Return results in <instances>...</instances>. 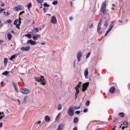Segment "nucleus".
Returning a JSON list of instances; mask_svg holds the SVG:
<instances>
[{
  "instance_id": "1",
  "label": "nucleus",
  "mask_w": 130,
  "mask_h": 130,
  "mask_svg": "<svg viewBox=\"0 0 130 130\" xmlns=\"http://www.w3.org/2000/svg\"><path fill=\"white\" fill-rule=\"evenodd\" d=\"M35 80L37 81V82H40V83L42 85H45L46 84V81H45V79H44V78L43 77H35Z\"/></svg>"
},
{
  "instance_id": "2",
  "label": "nucleus",
  "mask_w": 130,
  "mask_h": 130,
  "mask_svg": "<svg viewBox=\"0 0 130 130\" xmlns=\"http://www.w3.org/2000/svg\"><path fill=\"white\" fill-rule=\"evenodd\" d=\"M101 12L103 13V14H107V11L106 10V1H104L101 6Z\"/></svg>"
},
{
  "instance_id": "3",
  "label": "nucleus",
  "mask_w": 130,
  "mask_h": 130,
  "mask_svg": "<svg viewBox=\"0 0 130 130\" xmlns=\"http://www.w3.org/2000/svg\"><path fill=\"white\" fill-rule=\"evenodd\" d=\"M75 115V110L74 107L71 106L68 110V115L69 116H74Z\"/></svg>"
},
{
  "instance_id": "4",
  "label": "nucleus",
  "mask_w": 130,
  "mask_h": 130,
  "mask_svg": "<svg viewBox=\"0 0 130 130\" xmlns=\"http://www.w3.org/2000/svg\"><path fill=\"white\" fill-rule=\"evenodd\" d=\"M20 90L21 93H22V94H30V90L27 88H21Z\"/></svg>"
},
{
  "instance_id": "5",
  "label": "nucleus",
  "mask_w": 130,
  "mask_h": 130,
  "mask_svg": "<svg viewBox=\"0 0 130 130\" xmlns=\"http://www.w3.org/2000/svg\"><path fill=\"white\" fill-rule=\"evenodd\" d=\"M23 9H24V7L21 5H18L17 6H16L13 8L14 11H16V12H19V11H21Z\"/></svg>"
},
{
  "instance_id": "6",
  "label": "nucleus",
  "mask_w": 130,
  "mask_h": 130,
  "mask_svg": "<svg viewBox=\"0 0 130 130\" xmlns=\"http://www.w3.org/2000/svg\"><path fill=\"white\" fill-rule=\"evenodd\" d=\"M82 91L85 92L88 89V87H89V82L85 83L82 85Z\"/></svg>"
},
{
  "instance_id": "7",
  "label": "nucleus",
  "mask_w": 130,
  "mask_h": 130,
  "mask_svg": "<svg viewBox=\"0 0 130 130\" xmlns=\"http://www.w3.org/2000/svg\"><path fill=\"white\" fill-rule=\"evenodd\" d=\"M82 56H83V54H82V52L81 51H79L77 54V60L78 62L81 61V57H82Z\"/></svg>"
},
{
  "instance_id": "8",
  "label": "nucleus",
  "mask_w": 130,
  "mask_h": 130,
  "mask_svg": "<svg viewBox=\"0 0 130 130\" xmlns=\"http://www.w3.org/2000/svg\"><path fill=\"white\" fill-rule=\"evenodd\" d=\"M51 23H52V24H57V19H56V17H55V16H53L51 17Z\"/></svg>"
},
{
  "instance_id": "9",
  "label": "nucleus",
  "mask_w": 130,
  "mask_h": 130,
  "mask_svg": "<svg viewBox=\"0 0 130 130\" xmlns=\"http://www.w3.org/2000/svg\"><path fill=\"white\" fill-rule=\"evenodd\" d=\"M113 25H114L113 23H111V24L110 25L109 27L108 28L107 31H106V33L105 36H106L107 34H108L109 32H110V31H111V29L113 28Z\"/></svg>"
},
{
  "instance_id": "10",
  "label": "nucleus",
  "mask_w": 130,
  "mask_h": 130,
  "mask_svg": "<svg viewBox=\"0 0 130 130\" xmlns=\"http://www.w3.org/2000/svg\"><path fill=\"white\" fill-rule=\"evenodd\" d=\"M102 23V19L100 20V22L98 23L97 31L99 34H101L100 32V29H101V24Z\"/></svg>"
},
{
  "instance_id": "11",
  "label": "nucleus",
  "mask_w": 130,
  "mask_h": 130,
  "mask_svg": "<svg viewBox=\"0 0 130 130\" xmlns=\"http://www.w3.org/2000/svg\"><path fill=\"white\" fill-rule=\"evenodd\" d=\"M31 47L30 46H27L25 47H22L21 48V51H29Z\"/></svg>"
},
{
  "instance_id": "12",
  "label": "nucleus",
  "mask_w": 130,
  "mask_h": 130,
  "mask_svg": "<svg viewBox=\"0 0 130 130\" xmlns=\"http://www.w3.org/2000/svg\"><path fill=\"white\" fill-rule=\"evenodd\" d=\"M12 84L14 86V88L16 92H19V89H18V84L17 83H15L14 82H12Z\"/></svg>"
},
{
  "instance_id": "13",
  "label": "nucleus",
  "mask_w": 130,
  "mask_h": 130,
  "mask_svg": "<svg viewBox=\"0 0 130 130\" xmlns=\"http://www.w3.org/2000/svg\"><path fill=\"white\" fill-rule=\"evenodd\" d=\"M38 38H40V35L37 34L36 35H32V39L37 40Z\"/></svg>"
},
{
  "instance_id": "14",
  "label": "nucleus",
  "mask_w": 130,
  "mask_h": 130,
  "mask_svg": "<svg viewBox=\"0 0 130 130\" xmlns=\"http://www.w3.org/2000/svg\"><path fill=\"white\" fill-rule=\"evenodd\" d=\"M109 92L110 93H111V94L114 93V92H115V87L113 86L111 87L109 90Z\"/></svg>"
},
{
  "instance_id": "15",
  "label": "nucleus",
  "mask_w": 130,
  "mask_h": 130,
  "mask_svg": "<svg viewBox=\"0 0 130 130\" xmlns=\"http://www.w3.org/2000/svg\"><path fill=\"white\" fill-rule=\"evenodd\" d=\"M26 43H30L31 45H34L35 44H36V42L32 40H28Z\"/></svg>"
},
{
  "instance_id": "16",
  "label": "nucleus",
  "mask_w": 130,
  "mask_h": 130,
  "mask_svg": "<svg viewBox=\"0 0 130 130\" xmlns=\"http://www.w3.org/2000/svg\"><path fill=\"white\" fill-rule=\"evenodd\" d=\"M18 54H14L10 58V60H13V59H16L17 58V57L18 56Z\"/></svg>"
},
{
  "instance_id": "17",
  "label": "nucleus",
  "mask_w": 130,
  "mask_h": 130,
  "mask_svg": "<svg viewBox=\"0 0 130 130\" xmlns=\"http://www.w3.org/2000/svg\"><path fill=\"white\" fill-rule=\"evenodd\" d=\"M45 120L46 122H49L50 121V117L49 116H45Z\"/></svg>"
},
{
  "instance_id": "18",
  "label": "nucleus",
  "mask_w": 130,
  "mask_h": 130,
  "mask_svg": "<svg viewBox=\"0 0 130 130\" xmlns=\"http://www.w3.org/2000/svg\"><path fill=\"white\" fill-rule=\"evenodd\" d=\"M81 84H82V82H79L78 85L75 87L76 90H79L80 88H81Z\"/></svg>"
},
{
  "instance_id": "19",
  "label": "nucleus",
  "mask_w": 130,
  "mask_h": 130,
  "mask_svg": "<svg viewBox=\"0 0 130 130\" xmlns=\"http://www.w3.org/2000/svg\"><path fill=\"white\" fill-rule=\"evenodd\" d=\"M76 92L75 93V98L77 99L78 97V95L79 94V93H80V89H76Z\"/></svg>"
},
{
  "instance_id": "20",
  "label": "nucleus",
  "mask_w": 130,
  "mask_h": 130,
  "mask_svg": "<svg viewBox=\"0 0 130 130\" xmlns=\"http://www.w3.org/2000/svg\"><path fill=\"white\" fill-rule=\"evenodd\" d=\"M7 38L8 40H11L12 39V34L10 33L7 34Z\"/></svg>"
},
{
  "instance_id": "21",
  "label": "nucleus",
  "mask_w": 130,
  "mask_h": 130,
  "mask_svg": "<svg viewBox=\"0 0 130 130\" xmlns=\"http://www.w3.org/2000/svg\"><path fill=\"white\" fill-rule=\"evenodd\" d=\"M4 63L5 65V67H6L7 66V64H8V58H4Z\"/></svg>"
},
{
  "instance_id": "22",
  "label": "nucleus",
  "mask_w": 130,
  "mask_h": 130,
  "mask_svg": "<svg viewBox=\"0 0 130 130\" xmlns=\"http://www.w3.org/2000/svg\"><path fill=\"white\" fill-rule=\"evenodd\" d=\"M25 36V37H27L28 39H31V38H32V35H31L30 34H26Z\"/></svg>"
},
{
  "instance_id": "23",
  "label": "nucleus",
  "mask_w": 130,
  "mask_h": 130,
  "mask_svg": "<svg viewBox=\"0 0 130 130\" xmlns=\"http://www.w3.org/2000/svg\"><path fill=\"white\" fill-rule=\"evenodd\" d=\"M62 128L63 127L61 124L60 125H58L57 128L56 129V130H61L62 129Z\"/></svg>"
},
{
  "instance_id": "24",
  "label": "nucleus",
  "mask_w": 130,
  "mask_h": 130,
  "mask_svg": "<svg viewBox=\"0 0 130 130\" xmlns=\"http://www.w3.org/2000/svg\"><path fill=\"white\" fill-rule=\"evenodd\" d=\"M88 74H89V71H88V69H85V72H84L85 77H87L88 76Z\"/></svg>"
},
{
  "instance_id": "25",
  "label": "nucleus",
  "mask_w": 130,
  "mask_h": 130,
  "mask_svg": "<svg viewBox=\"0 0 130 130\" xmlns=\"http://www.w3.org/2000/svg\"><path fill=\"white\" fill-rule=\"evenodd\" d=\"M79 119H78V117H75L73 120V122L74 123H77Z\"/></svg>"
},
{
  "instance_id": "26",
  "label": "nucleus",
  "mask_w": 130,
  "mask_h": 130,
  "mask_svg": "<svg viewBox=\"0 0 130 130\" xmlns=\"http://www.w3.org/2000/svg\"><path fill=\"white\" fill-rule=\"evenodd\" d=\"M9 71H5L2 73V75L4 76H8V75H9Z\"/></svg>"
},
{
  "instance_id": "27",
  "label": "nucleus",
  "mask_w": 130,
  "mask_h": 130,
  "mask_svg": "<svg viewBox=\"0 0 130 130\" xmlns=\"http://www.w3.org/2000/svg\"><path fill=\"white\" fill-rule=\"evenodd\" d=\"M34 31L35 32V33H38L39 32V29L38 27H36L34 28Z\"/></svg>"
},
{
  "instance_id": "28",
  "label": "nucleus",
  "mask_w": 130,
  "mask_h": 130,
  "mask_svg": "<svg viewBox=\"0 0 130 130\" xmlns=\"http://www.w3.org/2000/svg\"><path fill=\"white\" fill-rule=\"evenodd\" d=\"M119 116H120V117H124V113H123V112L119 113Z\"/></svg>"
},
{
  "instance_id": "29",
  "label": "nucleus",
  "mask_w": 130,
  "mask_h": 130,
  "mask_svg": "<svg viewBox=\"0 0 130 130\" xmlns=\"http://www.w3.org/2000/svg\"><path fill=\"white\" fill-rule=\"evenodd\" d=\"M58 4V2L57 1H55L52 2V5H54V6H56Z\"/></svg>"
},
{
  "instance_id": "30",
  "label": "nucleus",
  "mask_w": 130,
  "mask_h": 130,
  "mask_svg": "<svg viewBox=\"0 0 130 130\" xmlns=\"http://www.w3.org/2000/svg\"><path fill=\"white\" fill-rule=\"evenodd\" d=\"M61 104H59L58 105V110H61Z\"/></svg>"
},
{
  "instance_id": "31",
  "label": "nucleus",
  "mask_w": 130,
  "mask_h": 130,
  "mask_svg": "<svg viewBox=\"0 0 130 130\" xmlns=\"http://www.w3.org/2000/svg\"><path fill=\"white\" fill-rule=\"evenodd\" d=\"M27 6L28 9L29 10V9H30V8L32 7V4L31 3L28 4Z\"/></svg>"
},
{
  "instance_id": "32",
  "label": "nucleus",
  "mask_w": 130,
  "mask_h": 130,
  "mask_svg": "<svg viewBox=\"0 0 130 130\" xmlns=\"http://www.w3.org/2000/svg\"><path fill=\"white\" fill-rule=\"evenodd\" d=\"M38 4H43V0H37Z\"/></svg>"
},
{
  "instance_id": "33",
  "label": "nucleus",
  "mask_w": 130,
  "mask_h": 130,
  "mask_svg": "<svg viewBox=\"0 0 130 130\" xmlns=\"http://www.w3.org/2000/svg\"><path fill=\"white\" fill-rule=\"evenodd\" d=\"M89 105H90V101H87L86 102V106H89Z\"/></svg>"
},
{
  "instance_id": "34",
  "label": "nucleus",
  "mask_w": 130,
  "mask_h": 130,
  "mask_svg": "<svg viewBox=\"0 0 130 130\" xmlns=\"http://www.w3.org/2000/svg\"><path fill=\"white\" fill-rule=\"evenodd\" d=\"M27 102V98L24 97L23 99V103H26Z\"/></svg>"
},
{
  "instance_id": "35",
  "label": "nucleus",
  "mask_w": 130,
  "mask_h": 130,
  "mask_svg": "<svg viewBox=\"0 0 130 130\" xmlns=\"http://www.w3.org/2000/svg\"><path fill=\"white\" fill-rule=\"evenodd\" d=\"M4 14H5V16H9V15H10V12H4Z\"/></svg>"
},
{
  "instance_id": "36",
  "label": "nucleus",
  "mask_w": 130,
  "mask_h": 130,
  "mask_svg": "<svg viewBox=\"0 0 130 130\" xmlns=\"http://www.w3.org/2000/svg\"><path fill=\"white\" fill-rule=\"evenodd\" d=\"M91 55V52H89L86 55V58H88V57Z\"/></svg>"
},
{
  "instance_id": "37",
  "label": "nucleus",
  "mask_w": 130,
  "mask_h": 130,
  "mask_svg": "<svg viewBox=\"0 0 130 130\" xmlns=\"http://www.w3.org/2000/svg\"><path fill=\"white\" fill-rule=\"evenodd\" d=\"M20 26H21V24L18 23L17 24H16V27L17 29H20Z\"/></svg>"
},
{
  "instance_id": "38",
  "label": "nucleus",
  "mask_w": 130,
  "mask_h": 130,
  "mask_svg": "<svg viewBox=\"0 0 130 130\" xmlns=\"http://www.w3.org/2000/svg\"><path fill=\"white\" fill-rule=\"evenodd\" d=\"M44 7H50V6H49V5L47 4V3H45L44 4Z\"/></svg>"
},
{
  "instance_id": "39",
  "label": "nucleus",
  "mask_w": 130,
  "mask_h": 130,
  "mask_svg": "<svg viewBox=\"0 0 130 130\" xmlns=\"http://www.w3.org/2000/svg\"><path fill=\"white\" fill-rule=\"evenodd\" d=\"M17 23H18V19H15L14 22V25H17Z\"/></svg>"
},
{
  "instance_id": "40",
  "label": "nucleus",
  "mask_w": 130,
  "mask_h": 130,
  "mask_svg": "<svg viewBox=\"0 0 130 130\" xmlns=\"http://www.w3.org/2000/svg\"><path fill=\"white\" fill-rule=\"evenodd\" d=\"M108 25V22H107V21H106L105 22V24H104V26H105V27H107V25Z\"/></svg>"
},
{
  "instance_id": "41",
  "label": "nucleus",
  "mask_w": 130,
  "mask_h": 130,
  "mask_svg": "<svg viewBox=\"0 0 130 130\" xmlns=\"http://www.w3.org/2000/svg\"><path fill=\"white\" fill-rule=\"evenodd\" d=\"M123 125H127V124H128V123H127V122L126 121H124L123 122Z\"/></svg>"
},
{
  "instance_id": "42",
  "label": "nucleus",
  "mask_w": 130,
  "mask_h": 130,
  "mask_svg": "<svg viewBox=\"0 0 130 130\" xmlns=\"http://www.w3.org/2000/svg\"><path fill=\"white\" fill-rule=\"evenodd\" d=\"M18 24L21 25V18H19V19H18Z\"/></svg>"
},
{
  "instance_id": "43",
  "label": "nucleus",
  "mask_w": 130,
  "mask_h": 130,
  "mask_svg": "<svg viewBox=\"0 0 130 130\" xmlns=\"http://www.w3.org/2000/svg\"><path fill=\"white\" fill-rule=\"evenodd\" d=\"M76 114H80L81 113V112L80 111H76L75 112Z\"/></svg>"
},
{
  "instance_id": "44",
  "label": "nucleus",
  "mask_w": 130,
  "mask_h": 130,
  "mask_svg": "<svg viewBox=\"0 0 130 130\" xmlns=\"http://www.w3.org/2000/svg\"><path fill=\"white\" fill-rule=\"evenodd\" d=\"M41 123V121H38L36 123H35V124H40Z\"/></svg>"
},
{
  "instance_id": "45",
  "label": "nucleus",
  "mask_w": 130,
  "mask_h": 130,
  "mask_svg": "<svg viewBox=\"0 0 130 130\" xmlns=\"http://www.w3.org/2000/svg\"><path fill=\"white\" fill-rule=\"evenodd\" d=\"M83 112L84 113L88 112V109H84L83 110Z\"/></svg>"
},
{
  "instance_id": "46",
  "label": "nucleus",
  "mask_w": 130,
  "mask_h": 130,
  "mask_svg": "<svg viewBox=\"0 0 130 130\" xmlns=\"http://www.w3.org/2000/svg\"><path fill=\"white\" fill-rule=\"evenodd\" d=\"M74 108H75V109L77 110V109H79V108H81V107L80 106H79V107L75 106Z\"/></svg>"
},
{
  "instance_id": "47",
  "label": "nucleus",
  "mask_w": 130,
  "mask_h": 130,
  "mask_svg": "<svg viewBox=\"0 0 130 130\" xmlns=\"http://www.w3.org/2000/svg\"><path fill=\"white\" fill-rule=\"evenodd\" d=\"M4 11H5V9L0 8V13H1V12H4Z\"/></svg>"
},
{
  "instance_id": "48",
  "label": "nucleus",
  "mask_w": 130,
  "mask_h": 130,
  "mask_svg": "<svg viewBox=\"0 0 130 130\" xmlns=\"http://www.w3.org/2000/svg\"><path fill=\"white\" fill-rule=\"evenodd\" d=\"M43 11H44V13H46V11H47V9H46V8H44Z\"/></svg>"
},
{
  "instance_id": "49",
  "label": "nucleus",
  "mask_w": 130,
  "mask_h": 130,
  "mask_svg": "<svg viewBox=\"0 0 130 130\" xmlns=\"http://www.w3.org/2000/svg\"><path fill=\"white\" fill-rule=\"evenodd\" d=\"M7 23H12V20L11 19H8L7 20Z\"/></svg>"
},
{
  "instance_id": "50",
  "label": "nucleus",
  "mask_w": 130,
  "mask_h": 130,
  "mask_svg": "<svg viewBox=\"0 0 130 130\" xmlns=\"http://www.w3.org/2000/svg\"><path fill=\"white\" fill-rule=\"evenodd\" d=\"M0 115L4 116V115H5V113L3 112H0Z\"/></svg>"
},
{
  "instance_id": "51",
  "label": "nucleus",
  "mask_w": 130,
  "mask_h": 130,
  "mask_svg": "<svg viewBox=\"0 0 130 130\" xmlns=\"http://www.w3.org/2000/svg\"><path fill=\"white\" fill-rule=\"evenodd\" d=\"M5 115H3V116H0V120L1 119H3V118H4V117H5Z\"/></svg>"
},
{
  "instance_id": "52",
  "label": "nucleus",
  "mask_w": 130,
  "mask_h": 130,
  "mask_svg": "<svg viewBox=\"0 0 130 130\" xmlns=\"http://www.w3.org/2000/svg\"><path fill=\"white\" fill-rule=\"evenodd\" d=\"M0 27H3V23L2 22V21L0 20Z\"/></svg>"
},
{
  "instance_id": "53",
  "label": "nucleus",
  "mask_w": 130,
  "mask_h": 130,
  "mask_svg": "<svg viewBox=\"0 0 130 130\" xmlns=\"http://www.w3.org/2000/svg\"><path fill=\"white\" fill-rule=\"evenodd\" d=\"M59 115H60V113H59L58 115L56 117V119H58L59 118Z\"/></svg>"
},
{
  "instance_id": "54",
  "label": "nucleus",
  "mask_w": 130,
  "mask_h": 130,
  "mask_svg": "<svg viewBox=\"0 0 130 130\" xmlns=\"http://www.w3.org/2000/svg\"><path fill=\"white\" fill-rule=\"evenodd\" d=\"M25 13V11H22V12H20V15H22V14H24Z\"/></svg>"
},
{
  "instance_id": "55",
  "label": "nucleus",
  "mask_w": 130,
  "mask_h": 130,
  "mask_svg": "<svg viewBox=\"0 0 130 130\" xmlns=\"http://www.w3.org/2000/svg\"><path fill=\"white\" fill-rule=\"evenodd\" d=\"M115 128H116V126H114L111 130H115Z\"/></svg>"
},
{
  "instance_id": "56",
  "label": "nucleus",
  "mask_w": 130,
  "mask_h": 130,
  "mask_svg": "<svg viewBox=\"0 0 130 130\" xmlns=\"http://www.w3.org/2000/svg\"><path fill=\"white\" fill-rule=\"evenodd\" d=\"M0 127H3V123H0Z\"/></svg>"
},
{
  "instance_id": "57",
  "label": "nucleus",
  "mask_w": 130,
  "mask_h": 130,
  "mask_svg": "<svg viewBox=\"0 0 130 130\" xmlns=\"http://www.w3.org/2000/svg\"><path fill=\"white\" fill-rule=\"evenodd\" d=\"M93 24H91L90 26H89V28H92L93 27Z\"/></svg>"
},
{
  "instance_id": "58",
  "label": "nucleus",
  "mask_w": 130,
  "mask_h": 130,
  "mask_svg": "<svg viewBox=\"0 0 130 130\" xmlns=\"http://www.w3.org/2000/svg\"><path fill=\"white\" fill-rule=\"evenodd\" d=\"M3 42H4L3 40H0V44H2V43H3Z\"/></svg>"
},
{
  "instance_id": "59",
  "label": "nucleus",
  "mask_w": 130,
  "mask_h": 130,
  "mask_svg": "<svg viewBox=\"0 0 130 130\" xmlns=\"http://www.w3.org/2000/svg\"><path fill=\"white\" fill-rule=\"evenodd\" d=\"M73 130H78V128L77 127H75Z\"/></svg>"
},
{
  "instance_id": "60",
  "label": "nucleus",
  "mask_w": 130,
  "mask_h": 130,
  "mask_svg": "<svg viewBox=\"0 0 130 130\" xmlns=\"http://www.w3.org/2000/svg\"><path fill=\"white\" fill-rule=\"evenodd\" d=\"M125 127H127V126L125 127V126H122V129H124V128H125Z\"/></svg>"
},
{
  "instance_id": "61",
  "label": "nucleus",
  "mask_w": 130,
  "mask_h": 130,
  "mask_svg": "<svg viewBox=\"0 0 130 130\" xmlns=\"http://www.w3.org/2000/svg\"><path fill=\"white\" fill-rule=\"evenodd\" d=\"M70 21H72V20H73V17H70Z\"/></svg>"
},
{
  "instance_id": "62",
  "label": "nucleus",
  "mask_w": 130,
  "mask_h": 130,
  "mask_svg": "<svg viewBox=\"0 0 130 130\" xmlns=\"http://www.w3.org/2000/svg\"><path fill=\"white\" fill-rule=\"evenodd\" d=\"M41 44H42V45H45V43L44 42H42V43H41Z\"/></svg>"
},
{
  "instance_id": "63",
  "label": "nucleus",
  "mask_w": 130,
  "mask_h": 130,
  "mask_svg": "<svg viewBox=\"0 0 130 130\" xmlns=\"http://www.w3.org/2000/svg\"><path fill=\"white\" fill-rule=\"evenodd\" d=\"M118 22H119V23H122V21H121L120 20H118Z\"/></svg>"
},
{
  "instance_id": "64",
  "label": "nucleus",
  "mask_w": 130,
  "mask_h": 130,
  "mask_svg": "<svg viewBox=\"0 0 130 130\" xmlns=\"http://www.w3.org/2000/svg\"><path fill=\"white\" fill-rule=\"evenodd\" d=\"M1 6V7H4V6H5V3H3Z\"/></svg>"
}]
</instances>
